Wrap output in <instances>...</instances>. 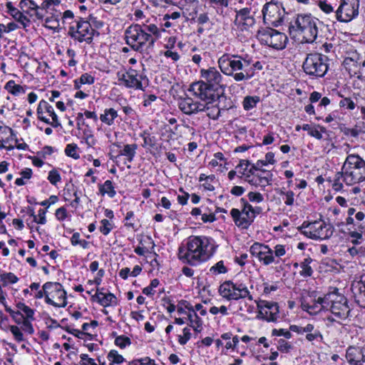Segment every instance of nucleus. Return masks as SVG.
Here are the masks:
<instances>
[{
  "label": "nucleus",
  "mask_w": 365,
  "mask_h": 365,
  "mask_svg": "<svg viewBox=\"0 0 365 365\" xmlns=\"http://www.w3.org/2000/svg\"><path fill=\"white\" fill-rule=\"evenodd\" d=\"M201 76L205 79L194 82L187 89L192 96H187L179 101L180 109L187 115L202 112L209 108V101L223 96L224 86L221 84L222 76L214 67L200 71Z\"/></svg>",
  "instance_id": "1"
},
{
  "label": "nucleus",
  "mask_w": 365,
  "mask_h": 365,
  "mask_svg": "<svg viewBox=\"0 0 365 365\" xmlns=\"http://www.w3.org/2000/svg\"><path fill=\"white\" fill-rule=\"evenodd\" d=\"M215 252L214 240L206 236H190L185 246L179 247L178 258L184 263L196 266L208 260Z\"/></svg>",
  "instance_id": "2"
},
{
  "label": "nucleus",
  "mask_w": 365,
  "mask_h": 365,
  "mask_svg": "<svg viewBox=\"0 0 365 365\" xmlns=\"http://www.w3.org/2000/svg\"><path fill=\"white\" fill-rule=\"evenodd\" d=\"M346 185H354L365 180V160L359 155H349L337 173Z\"/></svg>",
  "instance_id": "3"
},
{
  "label": "nucleus",
  "mask_w": 365,
  "mask_h": 365,
  "mask_svg": "<svg viewBox=\"0 0 365 365\" xmlns=\"http://www.w3.org/2000/svg\"><path fill=\"white\" fill-rule=\"evenodd\" d=\"M322 22L311 14H297L290 22V31H295L302 36L305 43H313L319 33Z\"/></svg>",
  "instance_id": "4"
},
{
  "label": "nucleus",
  "mask_w": 365,
  "mask_h": 365,
  "mask_svg": "<svg viewBox=\"0 0 365 365\" xmlns=\"http://www.w3.org/2000/svg\"><path fill=\"white\" fill-rule=\"evenodd\" d=\"M324 304L326 310H329L335 318L328 317L327 319L330 322L344 320L350 313V308L347 304L346 299L336 292H329L324 296Z\"/></svg>",
  "instance_id": "5"
},
{
  "label": "nucleus",
  "mask_w": 365,
  "mask_h": 365,
  "mask_svg": "<svg viewBox=\"0 0 365 365\" xmlns=\"http://www.w3.org/2000/svg\"><path fill=\"white\" fill-rule=\"evenodd\" d=\"M126 43L135 51L143 52L153 48V40L147 33H144L139 24H132L125 31Z\"/></svg>",
  "instance_id": "6"
},
{
  "label": "nucleus",
  "mask_w": 365,
  "mask_h": 365,
  "mask_svg": "<svg viewBox=\"0 0 365 365\" xmlns=\"http://www.w3.org/2000/svg\"><path fill=\"white\" fill-rule=\"evenodd\" d=\"M329 58L319 53H310L305 58L302 68L312 78H322L325 76L329 66Z\"/></svg>",
  "instance_id": "7"
},
{
  "label": "nucleus",
  "mask_w": 365,
  "mask_h": 365,
  "mask_svg": "<svg viewBox=\"0 0 365 365\" xmlns=\"http://www.w3.org/2000/svg\"><path fill=\"white\" fill-rule=\"evenodd\" d=\"M267 163L264 160H259L256 163L250 164L249 174L245 177V180L250 185L255 187L264 188L266 186L272 183L273 174L271 171L262 169Z\"/></svg>",
  "instance_id": "8"
},
{
  "label": "nucleus",
  "mask_w": 365,
  "mask_h": 365,
  "mask_svg": "<svg viewBox=\"0 0 365 365\" xmlns=\"http://www.w3.org/2000/svg\"><path fill=\"white\" fill-rule=\"evenodd\" d=\"M257 38L262 44L278 51L285 48L288 43V37L284 33L269 27L259 30Z\"/></svg>",
  "instance_id": "9"
},
{
  "label": "nucleus",
  "mask_w": 365,
  "mask_h": 365,
  "mask_svg": "<svg viewBox=\"0 0 365 365\" xmlns=\"http://www.w3.org/2000/svg\"><path fill=\"white\" fill-rule=\"evenodd\" d=\"M298 230L302 234L313 240H326L329 238L333 234L331 225L327 224L323 221L304 222L298 227Z\"/></svg>",
  "instance_id": "10"
},
{
  "label": "nucleus",
  "mask_w": 365,
  "mask_h": 365,
  "mask_svg": "<svg viewBox=\"0 0 365 365\" xmlns=\"http://www.w3.org/2000/svg\"><path fill=\"white\" fill-rule=\"evenodd\" d=\"M46 290V302L56 307H65L67 304L66 292L58 282H48L43 285Z\"/></svg>",
  "instance_id": "11"
},
{
  "label": "nucleus",
  "mask_w": 365,
  "mask_h": 365,
  "mask_svg": "<svg viewBox=\"0 0 365 365\" xmlns=\"http://www.w3.org/2000/svg\"><path fill=\"white\" fill-rule=\"evenodd\" d=\"M285 14V9L279 2H268L264 5L262 9L264 23L269 26H278L281 25Z\"/></svg>",
  "instance_id": "12"
},
{
  "label": "nucleus",
  "mask_w": 365,
  "mask_h": 365,
  "mask_svg": "<svg viewBox=\"0 0 365 365\" xmlns=\"http://www.w3.org/2000/svg\"><path fill=\"white\" fill-rule=\"evenodd\" d=\"M96 33V31L91 26L90 21L81 18L76 21L75 26H70L68 31L69 36L75 41L80 43L86 42L88 44L91 43Z\"/></svg>",
  "instance_id": "13"
},
{
  "label": "nucleus",
  "mask_w": 365,
  "mask_h": 365,
  "mask_svg": "<svg viewBox=\"0 0 365 365\" xmlns=\"http://www.w3.org/2000/svg\"><path fill=\"white\" fill-rule=\"evenodd\" d=\"M241 210L233 208L231 215L235 225L242 229L247 228L255 217V210L245 198H241Z\"/></svg>",
  "instance_id": "14"
},
{
  "label": "nucleus",
  "mask_w": 365,
  "mask_h": 365,
  "mask_svg": "<svg viewBox=\"0 0 365 365\" xmlns=\"http://www.w3.org/2000/svg\"><path fill=\"white\" fill-rule=\"evenodd\" d=\"M359 0H341V3L335 16L336 19L341 22H349L356 17L359 14Z\"/></svg>",
  "instance_id": "15"
},
{
  "label": "nucleus",
  "mask_w": 365,
  "mask_h": 365,
  "mask_svg": "<svg viewBox=\"0 0 365 365\" xmlns=\"http://www.w3.org/2000/svg\"><path fill=\"white\" fill-rule=\"evenodd\" d=\"M258 314L257 318L268 322H275L279 317V306L277 302L267 300H255Z\"/></svg>",
  "instance_id": "16"
},
{
  "label": "nucleus",
  "mask_w": 365,
  "mask_h": 365,
  "mask_svg": "<svg viewBox=\"0 0 365 365\" xmlns=\"http://www.w3.org/2000/svg\"><path fill=\"white\" fill-rule=\"evenodd\" d=\"M250 254L256 257L259 262L264 266H268L272 263H278V259H274L273 250L269 245L255 242L250 248Z\"/></svg>",
  "instance_id": "17"
},
{
  "label": "nucleus",
  "mask_w": 365,
  "mask_h": 365,
  "mask_svg": "<svg viewBox=\"0 0 365 365\" xmlns=\"http://www.w3.org/2000/svg\"><path fill=\"white\" fill-rule=\"evenodd\" d=\"M255 23V18L250 14V9L244 8L239 11H235L234 25L237 29L244 31L252 26Z\"/></svg>",
  "instance_id": "18"
},
{
  "label": "nucleus",
  "mask_w": 365,
  "mask_h": 365,
  "mask_svg": "<svg viewBox=\"0 0 365 365\" xmlns=\"http://www.w3.org/2000/svg\"><path fill=\"white\" fill-rule=\"evenodd\" d=\"M249 65L248 61H245L237 55H232L230 56V68L232 69V72H230V76H232L234 79L237 81H243L246 78V76L244 73H234L235 71H241L244 66Z\"/></svg>",
  "instance_id": "19"
},
{
  "label": "nucleus",
  "mask_w": 365,
  "mask_h": 365,
  "mask_svg": "<svg viewBox=\"0 0 365 365\" xmlns=\"http://www.w3.org/2000/svg\"><path fill=\"white\" fill-rule=\"evenodd\" d=\"M20 4L22 8L24 6H27V9L24 10V12L29 15L34 21L42 20L46 14L45 9L42 8V4L41 6H38L33 1H29V2L21 1Z\"/></svg>",
  "instance_id": "20"
},
{
  "label": "nucleus",
  "mask_w": 365,
  "mask_h": 365,
  "mask_svg": "<svg viewBox=\"0 0 365 365\" xmlns=\"http://www.w3.org/2000/svg\"><path fill=\"white\" fill-rule=\"evenodd\" d=\"M245 297L252 300V297L250 294L247 287L242 284H234L230 281V299L237 300Z\"/></svg>",
  "instance_id": "21"
},
{
  "label": "nucleus",
  "mask_w": 365,
  "mask_h": 365,
  "mask_svg": "<svg viewBox=\"0 0 365 365\" xmlns=\"http://www.w3.org/2000/svg\"><path fill=\"white\" fill-rule=\"evenodd\" d=\"M185 308L189 312L187 314V318L190 321V326L193 328L196 332H200L202 329V320L195 312L193 307L187 302L184 301Z\"/></svg>",
  "instance_id": "22"
},
{
  "label": "nucleus",
  "mask_w": 365,
  "mask_h": 365,
  "mask_svg": "<svg viewBox=\"0 0 365 365\" xmlns=\"http://www.w3.org/2000/svg\"><path fill=\"white\" fill-rule=\"evenodd\" d=\"M364 62L359 63L353 58H346L344 61V66L346 70L349 72L350 76H356L358 78L361 77V66H364Z\"/></svg>",
  "instance_id": "23"
},
{
  "label": "nucleus",
  "mask_w": 365,
  "mask_h": 365,
  "mask_svg": "<svg viewBox=\"0 0 365 365\" xmlns=\"http://www.w3.org/2000/svg\"><path fill=\"white\" fill-rule=\"evenodd\" d=\"M9 14L18 22H19L24 28L27 27L31 21L30 19L19 9L14 7L11 2L6 4Z\"/></svg>",
  "instance_id": "24"
},
{
  "label": "nucleus",
  "mask_w": 365,
  "mask_h": 365,
  "mask_svg": "<svg viewBox=\"0 0 365 365\" xmlns=\"http://www.w3.org/2000/svg\"><path fill=\"white\" fill-rule=\"evenodd\" d=\"M144 33H147L148 35L150 36L153 40V43L160 37L161 32L164 31L163 29L158 28L155 24L143 23L139 24Z\"/></svg>",
  "instance_id": "25"
},
{
  "label": "nucleus",
  "mask_w": 365,
  "mask_h": 365,
  "mask_svg": "<svg viewBox=\"0 0 365 365\" xmlns=\"http://www.w3.org/2000/svg\"><path fill=\"white\" fill-rule=\"evenodd\" d=\"M363 348L360 346H349L346 351V359L350 365H358Z\"/></svg>",
  "instance_id": "26"
},
{
  "label": "nucleus",
  "mask_w": 365,
  "mask_h": 365,
  "mask_svg": "<svg viewBox=\"0 0 365 365\" xmlns=\"http://www.w3.org/2000/svg\"><path fill=\"white\" fill-rule=\"evenodd\" d=\"M322 300L324 301V297H319L317 300L313 302L312 304H310L308 302H302V309L307 312L310 314H316L321 312L322 309H326L325 306H324V304L322 302Z\"/></svg>",
  "instance_id": "27"
},
{
  "label": "nucleus",
  "mask_w": 365,
  "mask_h": 365,
  "mask_svg": "<svg viewBox=\"0 0 365 365\" xmlns=\"http://www.w3.org/2000/svg\"><path fill=\"white\" fill-rule=\"evenodd\" d=\"M22 313L25 318L23 327L24 331L29 334H34V329L31 324V322L34 320V309H31L29 306H26V307L23 309Z\"/></svg>",
  "instance_id": "28"
},
{
  "label": "nucleus",
  "mask_w": 365,
  "mask_h": 365,
  "mask_svg": "<svg viewBox=\"0 0 365 365\" xmlns=\"http://www.w3.org/2000/svg\"><path fill=\"white\" fill-rule=\"evenodd\" d=\"M127 80L125 86L128 88H133L135 89H143L141 83L142 76H138L135 70H130L128 71V76H126Z\"/></svg>",
  "instance_id": "29"
},
{
  "label": "nucleus",
  "mask_w": 365,
  "mask_h": 365,
  "mask_svg": "<svg viewBox=\"0 0 365 365\" xmlns=\"http://www.w3.org/2000/svg\"><path fill=\"white\" fill-rule=\"evenodd\" d=\"M227 159L224 157L222 153H216L214 155V158L209 162V166L212 168H216V170L223 173L227 170Z\"/></svg>",
  "instance_id": "30"
},
{
  "label": "nucleus",
  "mask_w": 365,
  "mask_h": 365,
  "mask_svg": "<svg viewBox=\"0 0 365 365\" xmlns=\"http://www.w3.org/2000/svg\"><path fill=\"white\" fill-rule=\"evenodd\" d=\"M313 262V259L310 257H307L304 259L300 264L297 262L294 264V267H300L301 270L299 271L300 276L303 277H311L313 274V269L311 264Z\"/></svg>",
  "instance_id": "31"
},
{
  "label": "nucleus",
  "mask_w": 365,
  "mask_h": 365,
  "mask_svg": "<svg viewBox=\"0 0 365 365\" xmlns=\"http://www.w3.org/2000/svg\"><path fill=\"white\" fill-rule=\"evenodd\" d=\"M118 117V112L114 108H106L104 110L103 113L100 115V120L102 123L107 125H112L114 123L115 119Z\"/></svg>",
  "instance_id": "32"
},
{
  "label": "nucleus",
  "mask_w": 365,
  "mask_h": 365,
  "mask_svg": "<svg viewBox=\"0 0 365 365\" xmlns=\"http://www.w3.org/2000/svg\"><path fill=\"white\" fill-rule=\"evenodd\" d=\"M214 100L209 101V108H206L203 111H207V116L212 119H217L222 114L227 112V109L219 108L216 106H212V103Z\"/></svg>",
  "instance_id": "33"
},
{
  "label": "nucleus",
  "mask_w": 365,
  "mask_h": 365,
  "mask_svg": "<svg viewBox=\"0 0 365 365\" xmlns=\"http://www.w3.org/2000/svg\"><path fill=\"white\" fill-rule=\"evenodd\" d=\"M51 16H48L45 19L44 26L47 29L51 30H56L58 29L59 24V16H61V12L58 14L51 13Z\"/></svg>",
  "instance_id": "34"
},
{
  "label": "nucleus",
  "mask_w": 365,
  "mask_h": 365,
  "mask_svg": "<svg viewBox=\"0 0 365 365\" xmlns=\"http://www.w3.org/2000/svg\"><path fill=\"white\" fill-rule=\"evenodd\" d=\"M138 146L136 144H127L124 145V148L120 152V155H125L127 157V160L129 163H131L136 154V150Z\"/></svg>",
  "instance_id": "35"
},
{
  "label": "nucleus",
  "mask_w": 365,
  "mask_h": 365,
  "mask_svg": "<svg viewBox=\"0 0 365 365\" xmlns=\"http://www.w3.org/2000/svg\"><path fill=\"white\" fill-rule=\"evenodd\" d=\"M99 192L102 195L107 194L113 198L116 195V192L110 180H106L103 185H99Z\"/></svg>",
  "instance_id": "36"
},
{
  "label": "nucleus",
  "mask_w": 365,
  "mask_h": 365,
  "mask_svg": "<svg viewBox=\"0 0 365 365\" xmlns=\"http://www.w3.org/2000/svg\"><path fill=\"white\" fill-rule=\"evenodd\" d=\"M5 310L10 314L13 320L17 324L21 325V329L24 327V322L25 321L24 315L20 311H14L11 307L5 305Z\"/></svg>",
  "instance_id": "37"
},
{
  "label": "nucleus",
  "mask_w": 365,
  "mask_h": 365,
  "mask_svg": "<svg viewBox=\"0 0 365 365\" xmlns=\"http://www.w3.org/2000/svg\"><path fill=\"white\" fill-rule=\"evenodd\" d=\"M358 292L355 298L356 302L362 307H365V280L358 283Z\"/></svg>",
  "instance_id": "38"
},
{
  "label": "nucleus",
  "mask_w": 365,
  "mask_h": 365,
  "mask_svg": "<svg viewBox=\"0 0 365 365\" xmlns=\"http://www.w3.org/2000/svg\"><path fill=\"white\" fill-rule=\"evenodd\" d=\"M260 101L259 96H247L245 97L242 101V106L245 110H250L257 106V104Z\"/></svg>",
  "instance_id": "39"
},
{
  "label": "nucleus",
  "mask_w": 365,
  "mask_h": 365,
  "mask_svg": "<svg viewBox=\"0 0 365 365\" xmlns=\"http://www.w3.org/2000/svg\"><path fill=\"white\" fill-rule=\"evenodd\" d=\"M250 167V162L246 160H240L238 165L236 166V170H231L230 171V180H232L235 175H236L237 172H238L240 174L247 175V174L245 173V172L248 170V168Z\"/></svg>",
  "instance_id": "40"
},
{
  "label": "nucleus",
  "mask_w": 365,
  "mask_h": 365,
  "mask_svg": "<svg viewBox=\"0 0 365 365\" xmlns=\"http://www.w3.org/2000/svg\"><path fill=\"white\" fill-rule=\"evenodd\" d=\"M78 147L76 143H69L65 148V153L67 156L71 157L75 160L80 158V155L78 153Z\"/></svg>",
  "instance_id": "41"
},
{
  "label": "nucleus",
  "mask_w": 365,
  "mask_h": 365,
  "mask_svg": "<svg viewBox=\"0 0 365 365\" xmlns=\"http://www.w3.org/2000/svg\"><path fill=\"white\" fill-rule=\"evenodd\" d=\"M280 195H283V200L285 205L288 206H292L294 202V193L292 190L285 191L284 190H280L279 192Z\"/></svg>",
  "instance_id": "42"
},
{
  "label": "nucleus",
  "mask_w": 365,
  "mask_h": 365,
  "mask_svg": "<svg viewBox=\"0 0 365 365\" xmlns=\"http://www.w3.org/2000/svg\"><path fill=\"white\" fill-rule=\"evenodd\" d=\"M9 328L10 331L13 334L14 339L17 342H21L25 340L24 337L23 332H22L23 330H22L21 327L19 328L18 326L11 325V326H9Z\"/></svg>",
  "instance_id": "43"
},
{
  "label": "nucleus",
  "mask_w": 365,
  "mask_h": 365,
  "mask_svg": "<svg viewBox=\"0 0 365 365\" xmlns=\"http://www.w3.org/2000/svg\"><path fill=\"white\" fill-rule=\"evenodd\" d=\"M227 272L222 260L219 261L215 265L210 267V272L212 274H224Z\"/></svg>",
  "instance_id": "44"
},
{
  "label": "nucleus",
  "mask_w": 365,
  "mask_h": 365,
  "mask_svg": "<svg viewBox=\"0 0 365 365\" xmlns=\"http://www.w3.org/2000/svg\"><path fill=\"white\" fill-rule=\"evenodd\" d=\"M46 211L45 210L40 209L38 210V215H36L34 214V210L31 211L30 215L34 217V221L36 222V223L41 224V225H44L46 222Z\"/></svg>",
  "instance_id": "45"
},
{
  "label": "nucleus",
  "mask_w": 365,
  "mask_h": 365,
  "mask_svg": "<svg viewBox=\"0 0 365 365\" xmlns=\"http://www.w3.org/2000/svg\"><path fill=\"white\" fill-rule=\"evenodd\" d=\"M101 226L99 227L100 232L103 235H108L113 229V225L107 219H103L101 221Z\"/></svg>",
  "instance_id": "46"
},
{
  "label": "nucleus",
  "mask_w": 365,
  "mask_h": 365,
  "mask_svg": "<svg viewBox=\"0 0 365 365\" xmlns=\"http://www.w3.org/2000/svg\"><path fill=\"white\" fill-rule=\"evenodd\" d=\"M61 4V0H44L42 2V8H44L46 13L49 11H55L54 7Z\"/></svg>",
  "instance_id": "47"
},
{
  "label": "nucleus",
  "mask_w": 365,
  "mask_h": 365,
  "mask_svg": "<svg viewBox=\"0 0 365 365\" xmlns=\"http://www.w3.org/2000/svg\"><path fill=\"white\" fill-rule=\"evenodd\" d=\"M108 359L113 363L121 364L125 361L123 356L118 353L115 350H111L108 354Z\"/></svg>",
  "instance_id": "48"
},
{
  "label": "nucleus",
  "mask_w": 365,
  "mask_h": 365,
  "mask_svg": "<svg viewBox=\"0 0 365 365\" xmlns=\"http://www.w3.org/2000/svg\"><path fill=\"white\" fill-rule=\"evenodd\" d=\"M115 304L116 297L111 293L106 294V296L103 297V299L101 300V304L103 307H108Z\"/></svg>",
  "instance_id": "49"
},
{
  "label": "nucleus",
  "mask_w": 365,
  "mask_h": 365,
  "mask_svg": "<svg viewBox=\"0 0 365 365\" xmlns=\"http://www.w3.org/2000/svg\"><path fill=\"white\" fill-rule=\"evenodd\" d=\"M47 179L53 185H56L61 180V175L56 169L49 171Z\"/></svg>",
  "instance_id": "50"
},
{
  "label": "nucleus",
  "mask_w": 365,
  "mask_h": 365,
  "mask_svg": "<svg viewBox=\"0 0 365 365\" xmlns=\"http://www.w3.org/2000/svg\"><path fill=\"white\" fill-rule=\"evenodd\" d=\"M1 281L4 282V284H6L8 282L11 284H15L18 282V277L11 272L9 273H4L1 274L0 276Z\"/></svg>",
  "instance_id": "51"
},
{
  "label": "nucleus",
  "mask_w": 365,
  "mask_h": 365,
  "mask_svg": "<svg viewBox=\"0 0 365 365\" xmlns=\"http://www.w3.org/2000/svg\"><path fill=\"white\" fill-rule=\"evenodd\" d=\"M219 67L221 70V71L225 74L227 75V71H228V56L225 54L221 58H220L218 61Z\"/></svg>",
  "instance_id": "52"
},
{
  "label": "nucleus",
  "mask_w": 365,
  "mask_h": 365,
  "mask_svg": "<svg viewBox=\"0 0 365 365\" xmlns=\"http://www.w3.org/2000/svg\"><path fill=\"white\" fill-rule=\"evenodd\" d=\"M339 106L348 110H354L356 107L355 103L350 98H344L339 101Z\"/></svg>",
  "instance_id": "53"
},
{
  "label": "nucleus",
  "mask_w": 365,
  "mask_h": 365,
  "mask_svg": "<svg viewBox=\"0 0 365 365\" xmlns=\"http://www.w3.org/2000/svg\"><path fill=\"white\" fill-rule=\"evenodd\" d=\"M115 344L120 348L123 349L126 346L130 344V339L125 336H119L115 338Z\"/></svg>",
  "instance_id": "54"
},
{
  "label": "nucleus",
  "mask_w": 365,
  "mask_h": 365,
  "mask_svg": "<svg viewBox=\"0 0 365 365\" xmlns=\"http://www.w3.org/2000/svg\"><path fill=\"white\" fill-rule=\"evenodd\" d=\"M183 335H180L178 337V342L181 345H185L190 340L191 337V332L189 328L185 327L182 330Z\"/></svg>",
  "instance_id": "55"
},
{
  "label": "nucleus",
  "mask_w": 365,
  "mask_h": 365,
  "mask_svg": "<svg viewBox=\"0 0 365 365\" xmlns=\"http://www.w3.org/2000/svg\"><path fill=\"white\" fill-rule=\"evenodd\" d=\"M247 197L249 200L252 202L259 203L264 200L263 195L257 192H250Z\"/></svg>",
  "instance_id": "56"
},
{
  "label": "nucleus",
  "mask_w": 365,
  "mask_h": 365,
  "mask_svg": "<svg viewBox=\"0 0 365 365\" xmlns=\"http://www.w3.org/2000/svg\"><path fill=\"white\" fill-rule=\"evenodd\" d=\"M46 113H48L52 118L51 126H53V128H58L61 126V123L58 121V116L54 112L53 108L51 105L49 106Z\"/></svg>",
  "instance_id": "57"
},
{
  "label": "nucleus",
  "mask_w": 365,
  "mask_h": 365,
  "mask_svg": "<svg viewBox=\"0 0 365 365\" xmlns=\"http://www.w3.org/2000/svg\"><path fill=\"white\" fill-rule=\"evenodd\" d=\"M83 139L88 147H93L96 143V140L91 132L84 131Z\"/></svg>",
  "instance_id": "58"
},
{
  "label": "nucleus",
  "mask_w": 365,
  "mask_h": 365,
  "mask_svg": "<svg viewBox=\"0 0 365 365\" xmlns=\"http://www.w3.org/2000/svg\"><path fill=\"white\" fill-rule=\"evenodd\" d=\"M319 7L326 14H329L334 11L333 6L327 2L325 0H319L317 3Z\"/></svg>",
  "instance_id": "59"
},
{
  "label": "nucleus",
  "mask_w": 365,
  "mask_h": 365,
  "mask_svg": "<svg viewBox=\"0 0 365 365\" xmlns=\"http://www.w3.org/2000/svg\"><path fill=\"white\" fill-rule=\"evenodd\" d=\"M285 254L286 249L284 245H277L276 246H274L273 250V255L274 256V259L284 256Z\"/></svg>",
  "instance_id": "60"
},
{
  "label": "nucleus",
  "mask_w": 365,
  "mask_h": 365,
  "mask_svg": "<svg viewBox=\"0 0 365 365\" xmlns=\"http://www.w3.org/2000/svg\"><path fill=\"white\" fill-rule=\"evenodd\" d=\"M80 83L91 85L94 83V77L87 73H83L78 78Z\"/></svg>",
  "instance_id": "61"
},
{
  "label": "nucleus",
  "mask_w": 365,
  "mask_h": 365,
  "mask_svg": "<svg viewBox=\"0 0 365 365\" xmlns=\"http://www.w3.org/2000/svg\"><path fill=\"white\" fill-rule=\"evenodd\" d=\"M292 346L284 339H279L277 343V349L282 352H288Z\"/></svg>",
  "instance_id": "62"
},
{
  "label": "nucleus",
  "mask_w": 365,
  "mask_h": 365,
  "mask_svg": "<svg viewBox=\"0 0 365 365\" xmlns=\"http://www.w3.org/2000/svg\"><path fill=\"white\" fill-rule=\"evenodd\" d=\"M272 334L273 336H283L286 339H290L292 337V334L289 330L284 329H274L272 331Z\"/></svg>",
  "instance_id": "63"
},
{
  "label": "nucleus",
  "mask_w": 365,
  "mask_h": 365,
  "mask_svg": "<svg viewBox=\"0 0 365 365\" xmlns=\"http://www.w3.org/2000/svg\"><path fill=\"white\" fill-rule=\"evenodd\" d=\"M81 365H98L93 359L89 358L86 354L80 355Z\"/></svg>",
  "instance_id": "64"
}]
</instances>
